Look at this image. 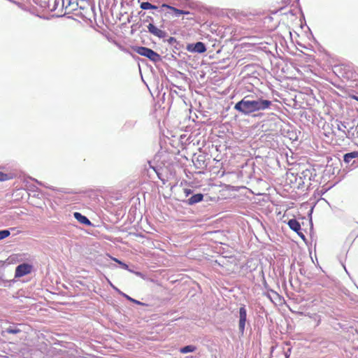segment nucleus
<instances>
[{
	"label": "nucleus",
	"mask_w": 358,
	"mask_h": 358,
	"mask_svg": "<svg viewBox=\"0 0 358 358\" xmlns=\"http://www.w3.org/2000/svg\"><path fill=\"white\" fill-rule=\"evenodd\" d=\"M289 227L294 231H296L303 239H304V235L300 232L301 225L296 220H290L288 222Z\"/></svg>",
	"instance_id": "obj_8"
},
{
	"label": "nucleus",
	"mask_w": 358,
	"mask_h": 358,
	"mask_svg": "<svg viewBox=\"0 0 358 358\" xmlns=\"http://www.w3.org/2000/svg\"><path fill=\"white\" fill-rule=\"evenodd\" d=\"M6 178V176L3 173L0 172V180H4Z\"/></svg>",
	"instance_id": "obj_21"
},
{
	"label": "nucleus",
	"mask_w": 358,
	"mask_h": 358,
	"mask_svg": "<svg viewBox=\"0 0 358 358\" xmlns=\"http://www.w3.org/2000/svg\"><path fill=\"white\" fill-rule=\"evenodd\" d=\"M291 348H289L287 351L285 353V357L289 358L290 353H291Z\"/></svg>",
	"instance_id": "obj_19"
},
{
	"label": "nucleus",
	"mask_w": 358,
	"mask_h": 358,
	"mask_svg": "<svg viewBox=\"0 0 358 358\" xmlns=\"http://www.w3.org/2000/svg\"><path fill=\"white\" fill-rule=\"evenodd\" d=\"M6 331L8 334H15L20 332V330L16 327H9L6 329Z\"/></svg>",
	"instance_id": "obj_15"
},
{
	"label": "nucleus",
	"mask_w": 358,
	"mask_h": 358,
	"mask_svg": "<svg viewBox=\"0 0 358 358\" xmlns=\"http://www.w3.org/2000/svg\"><path fill=\"white\" fill-rule=\"evenodd\" d=\"M148 29L150 33L158 36L159 38H164L167 36V34L160 29H158L155 26L154 24H149Z\"/></svg>",
	"instance_id": "obj_7"
},
{
	"label": "nucleus",
	"mask_w": 358,
	"mask_h": 358,
	"mask_svg": "<svg viewBox=\"0 0 358 358\" xmlns=\"http://www.w3.org/2000/svg\"><path fill=\"white\" fill-rule=\"evenodd\" d=\"M162 10L164 11L166 9L169 10L168 13L171 14L173 17H180L182 15H189V17H187L186 20H192V14L188 11H184L182 10L177 9L174 7L168 6L166 4H163L161 7Z\"/></svg>",
	"instance_id": "obj_2"
},
{
	"label": "nucleus",
	"mask_w": 358,
	"mask_h": 358,
	"mask_svg": "<svg viewBox=\"0 0 358 358\" xmlns=\"http://www.w3.org/2000/svg\"><path fill=\"white\" fill-rule=\"evenodd\" d=\"M203 194H196L195 195H193L192 196H191L189 199L188 203L189 204H194V203H198V202L201 201L203 199Z\"/></svg>",
	"instance_id": "obj_11"
},
{
	"label": "nucleus",
	"mask_w": 358,
	"mask_h": 358,
	"mask_svg": "<svg viewBox=\"0 0 358 358\" xmlns=\"http://www.w3.org/2000/svg\"><path fill=\"white\" fill-rule=\"evenodd\" d=\"M196 348L194 345H187L184 348H182L180 350L181 353L185 354L188 352H193L196 350Z\"/></svg>",
	"instance_id": "obj_12"
},
{
	"label": "nucleus",
	"mask_w": 358,
	"mask_h": 358,
	"mask_svg": "<svg viewBox=\"0 0 358 358\" xmlns=\"http://www.w3.org/2000/svg\"><path fill=\"white\" fill-rule=\"evenodd\" d=\"M113 260L116 262H117L120 265H121L125 269H127L128 268V266L127 264H125L124 263L122 262L121 261L114 258Z\"/></svg>",
	"instance_id": "obj_18"
},
{
	"label": "nucleus",
	"mask_w": 358,
	"mask_h": 358,
	"mask_svg": "<svg viewBox=\"0 0 358 358\" xmlns=\"http://www.w3.org/2000/svg\"><path fill=\"white\" fill-rule=\"evenodd\" d=\"M357 152H350V153H347L344 156V161L346 162V163H349L350 162V161L354 159L355 157H357Z\"/></svg>",
	"instance_id": "obj_14"
},
{
	"label": "nucleus",
	"mask_w": 358,
	"mask_h": 358,
	"mask_svg": "<svg viewBox=\"0 0 358 358\" xmlns=\"http://www.w3.org/2000/svg\"><path fill=\"white\" fill-rule=\"evenodd\" d=\"M9 235H10V231L8 230L0 231V241L8 237Z\"/></svg>",
	"instance_id": "obj_17"
},
{
	"label": "nucleus",
	"mask_w": 358,
	"mask_h": 358,
	"mask_svg": "<svg viewBox=\"0 0 358 358\" xmlns=\"http://www.w3.org/2000/svg\"><path fill=\"white\" fill-rule=\"evenodd\" d=\"M74 217L81 224H84L86 225H90V221L84 215H81L80 213L76 212L73 214Z\"/></svg>",
	"instance_id": "obj_10"
},
{
	"label": "nucleus",
	"mask_w": 358,
	"mask_h": 358,
	"mask_svg": "<svg viewBox=\"0 0 358 358\" xmlns=\"http://www.w3.org/2000/svg\"><path fill=\"white\" fill-rule=\"evenodd\" d=\"M184 192L186 196H188L189 194H190L192 193V190L190 189H185Z\"/></svg>",
	"instance_id": "obj_20"
},
{
	"label": "nucleus",
	"mask_w": 358,
	"mask_h": 358,
	"mask_svg": "<svg viewBox=\"0 0 358 358\" xmlns=\"http://www.w3.org/2000/svg\"><path fill=\"white\" fill-rule=\"evenodd\" d=\"M32 266L29 264H22L15 268V278H20L31 272Z\"/></svg>",
	"instance_id": "obj_4"
},
{
	"label": "nucleus",
	"mask_w": 358,
	"mask_h": 358,
	"mask_svg": "<svg viewBox=\"0 0 358 358\" xmlns=\"http://www.w3.org/2000/svg\"><path fill=\"white\" fill-rule=\"evenodd\" d=\"M136 52L143 56H145L153 62H157L160 59V56L152 50L145 47H138Z\"/></svg>",
	"instance_id": "obj_3"
},
{
	"label": "nucleus",
	"mask_w": 358,
	"mask_h": 358,
	"mask_svg": "<svg viewBox=\"0 0 358 358\" xmlns=\"http://www.w3.org/2000/svg\"><path fill=\"white\" fill-rule=\"evenodd\" d=\"M246 310L244 307H241L239 310V324L238 327L239 330L241 332V334H243L245 326V322H246Z\"/></svg>",
	"instance_id": "obj_6"
},
{
	"label": "nucleus",
	"mask_w": 358,
	"mask_h": 358,
	"mask_svg": "<svg viewBox=\"0 0 358 358\" xmlns=\"http://www.w3.org/2000/svg\"><path fill=\"white\" fill-rule=\"evenodd\" d=\"M127 298L129 299V300H131V301H134L133 299H131V298L128 297Z\"/></svg>",
	"instance_id": "obj_22"
},
{
	"label": "nucleus",
	"mask_w": 358,
	"mask_h": 358,
	"mask_svg": "<svg viewBox=\"0 0 358 358\" xmlns=\"http://www.w3.org/2000/svg\"><path fill=\"white\" fill-rule=\"evenodd\" d=\"M271 105V102L262 99H250L248 96L244 97L236 103L234 108L245 115L253 112L264 110Z\"/></svg>",
	"instance_id": "obj_1"
},
{
	"label": "nucleus",
	"mask_w": 358,
	"mask_h": 358,
	"mask_svg": "<svg viewBox=\"0 0 358 358\" xmlns=\"http://www.w3.org/2000/svg\"><path fill=\"white\" fill-rule=\"evenodd\" d=\"M227 15V17H229V19L231 20H238V21H241L243 20L242 18L243 15L242 13H238L234 10H231L228 11Z\"/></svg>",
	"instance_id": "obj_9"
},
{
	"label": "nucleus",
	"mask_w": 358,
	"mask_h": 358,
	"mask_svg": "<svg viewBox=\"0 0 358 358\" xmlns=\"http://www.w3.org/2000/svg\"><path fill=\"white\" fill-rule=\"evenodd\" d=\"M78 6L76 0H70L68 3L67 6L71 7V10H75L76 8V6Z\"/></svg>",
	"instance_id": "obj_16"
},
{
	"label": "nucleus",
	"mask_w": 358,
	"mask_h": 358,
	"mask_svg": "<svg viewBox=\"0 0 358 358\" xmlns=\"http://www.w3.org/2000/svg\"><path fill=\"white\" fill-rule=\"evenodd\" d=\"M141 8L143 10H148V9H157V7L155 6L152 5L148 1H144L142 2L141 4Z\"/></svg>",
	"instance_id": "obj_13"
},
{
	"label": "nucleus",
	"mask_w": 358,
	"mask_h": 358,
	"mask_svg": "<svg viewBox=\"0 0 358 358\" xmlns=\"http://www.w3.org/2000/svg\"><path fill=\"white\" fill-rule=\"evenodd\" d=\"M187 49L189 52L198 53H203L206 50L205 45L201 42H197L195 44H189Z\"/></svg>",
	"instance_id": "obj_5"
}]
</instances>
